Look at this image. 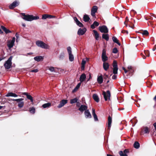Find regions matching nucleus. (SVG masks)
Returning a JSON list of instances; mask_svg holds the SVG:
<instances>
[{
    "mask_svg": "<svg viewBox=\"0 0 156 156\" xmlns=\"http://www.w3.org/2000/svg\"><path fill=\"white\" fill-rule=\"evenodd\" d=\"M22 15L23 16V19L25 20L30 21L34 20H36L39 19V17L38 16H34L32 15H25V13H22Z\"/></svg>",
    "mask_w": 156,
    "mask_h": 156,
    "instance_id": "1",
    "label": "nucleus"
},
{
    "mask_svg": "<svg viewBox=\"0 0 156 156\" xmlns=\"http://www.w3.org/2000/svg\"><path fill=\"white\" fill-rule=\"evenodd\" d=\"M112 66L113 67V73L114 74L112 76V79L113 80L116 79L117 76L115 75L118 73V69L117 63L116 61L114 60L112 63Z\"/></svg>",
    "mask_w": 156,
    "mask_h": 156,
    "instance_id": "2",
    "label": "nucleus"
},
{
    "mask_svg": "<svg viewBox=\"0 0 156 156\" xmlns=\"http://www.w3.org/2000/svg\"><path fill=\"white\" fill-rule=\"evenodd\" d=\"M12 58L13 56H11L4 63V66L6 69H9L12 67Z\"/></svg>",
    "mask_w": 156,
    "mask_h": 156,
    "instance_id": "3",
    "label": "nucleus"
},
{
    "mask_svg": "<svg viewBox=\"0 0 156 156\" xmlns=\"http://www.w3.org/2000/svg\"><path fill=\"white\" fill-rule=\"evenodd\" d=\"M36 44L37 46L43 48L48 49L49 48L48 45L41 41H37L36 42Z\"/></svg>",
    "mask_w": 156,
    "mask_h": 156,
    "instance_id": "4",
    "label": "nucleus"
},
{
    "mask_svg": "<svg viewBox=\"0 0 156 156\" xmlns=\"http://www.w3.org/2000/svg\"><path fill=\"white\" fill-rule=\"evenodd\" d=\"M23 100V98H21L17 99H10L9 100L10 101H17V102L19 103L18 104V107L20 108H22L24 104V102L23 101H22Z\"/></svg>",
    "mask_w": 156,
    "mask_h": 156,
    "instance_id": "5",
    "label": "nucleus"
},
{
    "mask_svg": "<svg viewBox=\"0 0 156 156\" xmlns=\"http://www.w3.org/2000/svg\"><path fill=\"white\" fill-rule=\"evenodd\" d=\"M102 94L103 95L105 101L110 100L111 93L109 90H107L106 92L103 91Z\"/></svg>",
    "mask_w": 156,
    "mask_h": 156,
    "instance_id": "6",
    "label": "nucleus"
},
{
    "mask_svg": "<svg viewBox=\"0 0 156 156\" xmlns=\"http://www.w3.org/2000/svg\"><path fill=\"white\" fill-rule=\"evenodd\" d=\"M99 30L101 33H107L108 32V30L107 27L105 25L99 27Z\"/></svg>",
    "mask_w": 156,
    "mask_h": 156,
    "instance_id": "7",
    "label": "nucleus"
},
{
    "mask_svg": "<svg viewBox=\"0 0 156 156\" xmlns=\"http://www.w3.org/2000/svg\"><path fill=\"white\" fill-rule=\"evenodd\" d=\"M102 61L103 62H106L108 60V57L106 55V51L105 49H103L101 55Z\"/></svg>",
    "mask_w": 156,
    "mask_h": 156,
    "instance_id": "8",
    "label": "nucleus"
},
{
    "mask_svg": "<svg viewBox=\"0 0 156 156\" xmlns=\"http://www.w3.org/2000/svg\"><path fill=\"white\" fill-rule=\"evenodd\" d=\"M149 133V130L148 127H143L141 128V131L140 133L141 135L143 134L144 133Z\"/></svg>",
    "mask_w": 156,
    "mask_h": 156,
    "instance_id": "9",
    "label": "nucleus"
},
{
    "mask_svg": "<svg viewBox=\"0 0 156 156\" xmlns=\"http://www.w3.org/2000/svg\"><path fill=\"white\" fill-rule=\"evenodd\" d=\"M19 4V2L15 1L9 5V8L10 9H13L16 7L18 6Z\"/></svg>",
    "mask_w": 156,
    "mask_h": 156,
    "instance_id": "10",
    "label": "nucleus"
},
{
    "mask_svg": "<svg viewBox=\"0 0 156 156\" xmlns=\"http://www.w3.org/2000/svg\"><path fill=\"white\" fill-rule=\"evenodd\" d=\"M67 100L66 99H63L60 102L59 105L57 106L58 108H60L62 107L67 103Z\"/></svg>",
    "mask_w": 156,
    "mask_h": 156,
    "instance_id": "11",
    "label": "nucleus"
},
{
    "mask_svg": "<svg viewBox=\"0 0 156 156\" xmlns=\"http://www.w3.org/2000/svg\"><path fill=\"white\" fill-rule=\"evenodd\" d=\"M129 152V150L128 149H125L123 151H120L119 153L120 156H128L126 154Z\"/></svg>",
    "mask_w": 156,
    "mask_h": 156,
    "instance_id": "12",
    "label": "nucleus"
},
{
    "mask_svg": "<svg viewBox=\"0 0 156 156\" xmlns=\"http://www.w3.org/2000/svg\"><path fill=\"white\" fill-rule=\"evenodd\" d=\"M86 30V29L85 28L83 29L80 28L78 30L77 34L79 35H82L85 34Z\"/></svg>",
    "mask_w": 156,
    "mask_h": 156,
    "instance_id": "13",
    "label": "nucleus"
},
{
    "mask_svg": "<svg viewBox=\"0 0 156 156\" xmlns=\"http://www.w3.org/2000/svg\"><path fill=\"white\" fill-rule=\"evenodd\" d=\"M73 19L75 21L76 25L80 27H83V24L79 21L78 19L76 17H73Z\"/></svg>",
    "mask_w": 156,
    "mask_h": 156,
    "instance_id": "14",
    "label": "nucleus"
},
{
    "mask_svg": "<svg viewBox=\"0 0 156 156\" xmlns=\"http://www.w3.org/2000/svg\"><path fill=\"white\" fill-rule=\"evenodd\" d=\"M93 31L94 33V37L96 40H98L99 39L101 38V37L100 36L99 34L96 30H93Z\"/></svg>",
    "mask_w": 156,
    "mask_h": 156,
    "instance_id": "15",
    "label": "nucleus"
},
{
    "mask_svg": "<svg viewBox=\"0 0 156 156\" xmlns=\"http://www.w3.org/2000/svg\"><path fill=\"white\" fill-rule=\"evenodd\" d=\"M87 107L84 105H81L80 107L79 108V110L81 112H83L84 111H85L87 110Z\"/></svg>",
    "mask_w": 156,
    "mask_h": 156,
    "instance_id": "16",
    "label": "nucleus"
},
{
    "mask_svg": "<svg viewBox=\"0 0 156 156\" xmlns=\"http://www.w3.org/2000/svg\"><path fill=\"white\" fill-rule=\"evenodd\" d=\"M55 17V16L52 15H51L47 14H45L43 15L42 16V19H45L47 18H54Z\"/></svg>",
    "mask_w": 156,
    "mask_h": 156,
    "instance_id": "17",
    "label": "nucleus"
},
{
    "mask_svg": "<svg viewBox=\"0 0 156 156\" xmlns=\"http://www.w3.org/2000/svg\"><path fill=\"white\" fill-rule=\"evenodd\" d=\"M112 118L109 115L108 117V129H110L111 126V124L112 122Z\"/></svg>",
    "mask_w": 156,
    "mask_h": 156,
    "instance_id": "18",
    "label": "nucleus"
},
{
    "mask_svg": "<svg viewBox=\"0 0 156 156\" xmlns=\"http://www.w3.org/2000/svg\"><path fill=\"white\" fill-rule=\"evenodd\" d=\"M84 113L85 117L86 118L90 119L91 118L92 116L89 110L87 109L86 111H85Z\"/></svg>",
    "mask_w": 156,
    "mask_h": 156,
    "instance_id": "19",
    "label": "nucleus"
},
{
    "mask_svg": "<svg viewBox=\"0 0 156 156\" xmlns=\"http://www.w3.org/2000/svg\"><path fill=\"white\" fill-rule=\"evenodd\" d=\"M103 66L104 69L105 71H107L109 68V65L108 62H103Z\"/></svg>",
    "mask_w": 156,
    "mask_h": 156,
    "instance_id": "20",
    "label": "nucleus"
},
{
    "mask_svg": "<svg viewBox=\"0 0 156 156\" xmlns=\"http://www.w3.org/2000/svg\"><path fill=\"white\" fill-rule=\"evenodd\" d=\"M23 94L24 95H26L27 98L29 100H30L31 102H33V101L34 100L33 97L30 95H29L27 93H23Z\"/></svg>",
    "mask_w": 156,
    "mask_h": 156,
    "instance_id": "21",
    "label": "nucleus"
},
{
    "mask_svg": "<svg viewBox=\"0 0 156 156\" xmlns=\"http://www.w3.org/2000/svg\"><path fill=\"white\" fill-rule=\"evenodd\" d=\"M43 57L41 56H36L34 58L35 60L38 62L43 60Z\"/></svg>",
    "mask_w": 156,
    "mask_h": 156,
    "instance_id": "22",
    "label": "nucleus"
},
{
    "mask_svg": "<svg viewBox=\"0 0 156 156\" xmlns=\"http://www.w3.org/2000/svg\"><path fill=\"white\" fill-rule=\"evenodd\" d=\"M86 75L85 74H82L80 76V80L81 82L84 81L86 78Z\"/></svg>",
    "mask_w": 156,
    "mask_h": 156,
    "instance_id": "23",
    "label": "nucleus"
},
{
    "mask_svg": "<svg viewBox=\"0 0 156 156\" xmlns=\"http://www.w3.org/2000/svg\"><path fill=\"white\" fill-rule=\"evenodd\" d=\"M92 115L94 116L95 121H98V120L97 116L95 112V110L94 108H92Z\"/></svg>",
    "mask_w": 156,
    "mask_h": 156,
    "instance_id": "24",
    "label": "nucleus"
},
{
    "mask_svg": "<svg viewBox=\"0 0 156 156\" xmlns=\"http://www.w3.org/2000/svg\"><path fill=\"white\" fill-rule=\"evenodd\" d=\"M97 81L98 83L101 84L103 83V79L102 75L98 77Z\"/></svg>",
    "mask_w": 156,
    "mask_h": 156,
    "instance_id": "25",
    "label": "nucleus"
},
{
    "mask_svg": "<svg viewBox=\"0 0 156 156\" xmlns=\"http://www.w3.org/2000/svg\"><path fill=\"white\" fill-rule=\"evenodd\" d=\"M93 98L94 100L97 102H98L99 101V99L98 95L96 94H94L93 95Z\"/></svg>",
    "mask_w": 156,
    "mask_h": 156,
    "instance_id": "26",
    "label": "nucleus"
},
{
    "mask_svg": "<svg viewBox=\"0 0 156 156\" xmlns=\"http://www.w3.org/2000/svg\"><path fill=\"white\" fill-rule=\"evenodd\" d=\"M83 20L85 22H88L90 20V19L87 15L85 14L83 16Z\"/></svg>",
    "mask_w": 156,
    "mask_h": 156,
    "instance_id": "27",
    "label": "nucleus"
},
{
    "mask_svg": "<svg viewBox=\"0 0 156 156\" xmlns=\"http://www.w3.org/2000/svg\"><path fill=\"white\" fill-rule=\"evenodd\" d=\"M18 95L16 94L15 93H12V92H9L6 95V97H17L18 96Z\"/></svg>",
    "mask_w": 156,
    "mask_h": 156,
    "instance_id": "28",
    "label": "nucleus"
},
{
    "mask_svg": "<svg viewBox=\"0 0 156 156\" xmlns=\"http://www.w3.org/2000/svg\"><path fill=\"white\" fill-rule=\"evenodd\" d=\"M1 27L2 29V30L6 34L9 33H11L12 32L10 30L6 29V27H4L3 26H1Z\"/></svg>",
    "mask_w": 156,
    "mask_h": 156,
    "instance_id": "29",
    "label": "nucleus"
},
{
    "mask_svg": "<svg viewBox=\"0 0 156 156\" xmlns=\"http://www.w3.org/2000/svg\"><path fill=\"white\" fill-rule=\"evenodd\" d=\"M112 39L114 42L117 43L119 46L121 45V44L119 42V41L116 37H112Z\"/></svg>",
    "mask_w": 156,
    "mask_h": 156,
    "instance_id": "30",
    "label": "nucleus"
},
{
    "mask_svg": "<svg viewBox=\"0 0 156 156\" xmlns=\"http://www.w3.org/2000/svg\"><path fill=\"white\" fill-rule=\"evenodd\" d=\"M102 38L105 40L106 41H108L109 40V35L108 34H103L102 35Z\"/></svg>",
    "mask_w": 156,
    "mask_h": 156,
    "instance_id": "31",
    "label": "nucleus"
},
{
    "mask_svg": "<svg viewBox=\"0 0 156 156\" xmlns=\"http://www.w3.org/2000/svg\"><path fill=\"white\" fill-rule=\"evenodd\" d=\"M133 146L136 149H138L139 148L140 144L138 141H135L134 144Z\"/></svg>",
    "mask_w": 156,
    "mask_h": 156,
    "instance_id": "32",
    "label": "nucleus"
},
{
    "mask_svg": "<svg viewBox=\"0 0 156 156\" xmlns=\"http://www.w3.org/2000/svg\"><path fill=\"white\" fill-rule=\"evenodd\" d=\"M14 45V43L12 42H9L7 44V46L9 48V49H10L12 48Z\"/></svg>",
    "mask_w": 156,
    "mask_h": 156,
    "instance_id": "33",
    "label": "nucleus"
},
{
    "mask_svg": "<svg viewBox=\"0 0 156 156\" xmlns=\"http://www.w3.org/2000/svg\"><path fill=\"white\" fill-rule=\"evenodd\" d=\"M51 103H45V104H43L42 105V107L44 108H49V107H50L51 106Z\"/></svg>",
    "mask_w": 156,
    "mask_h": 156,
    "instance_id": "34",
    "label": "nucleus"
},
{
    "mask_svg": "<svg viewBox=\"0 0 156 156\" xmlns=\"http://www.w3.org/2000/svg\"><path fill=\"white\" fill-rule=\"evenodd\" d=\"M78 99L76 98H75L74 99H71L70 103L71 104L75 103H77L78 104V102H77Z\"/></svg>",
    "mask_w": 156,
    "mask_h": 156,
    "instance_id": "35",
    "label": "nucleus"
},
{
    "mask_svg": "<svg viewBox=\"0 0 156 156\" xmlns=\"http://www.w3.org/2000/svg\"><path fill=\"white\" fill-rule=\"evenodd\" d=\"M69 61L71 62L73 61L74 60V56L72 53L69 54Z\"/></svg>",
    "mask_w": 156,
    "mask_h": 156,
    "instance_id": "36",
    "label": "nucleus"
},
{
    "mask_svg": "<svg viewBox=\"0 0 156 156\" xmlns=\"http://www.w3.org/2000/svg\"><path fill=\"white\" fill-rule=\"evenodd\" d=\"M81 83H80L78 84L76 86V87H75V88L73 90V92H75L79 88V87H80V85H81Z\"/></svg>",
    "mask_w": 156,
    "mask_h": 156,
    "instance_id": "37",
    "label": "nucleus"
},
{
    "mask_svg": "<svg viewBox=\"0 0 156 156\" xmlns=\"http://www.w3.org/2000/svg\"><path fill=\"white\" fill-rule=\"evenodd\" d=\"M29 111L32 114H34L35 112V108L34 107L30 108H29Z\"/></svg>",
    "mask_w": 156,
    "mask_h": 156,
    "instance_id": "38",
    "label": "nucleus"
},
{
    "mask_svg": "<svg viewBox=\"0 0 156 156\" xmlns=\"http://www.w3.org/2000/svg\"><path fill=\"white\" fill-rule=\"evenodd\" d=\"M98 9L97 6L94 5L93 6L91 9V11L92 12H96Z\"/></svg>",
    "mask_w": 156,
    "mask_h": 156,
    "instance_id": "39",
    "label": "nucleus"
},
{
    "mask_svg": "<svg viewBox=\"0 0 156 156\" xmlns=\"http://www.w3.org/2000/svg\"><path fill=\"white\" fill-rule=\"evenodd\" d=\"M64 53L63 52L61 53V54L60 55L59 57V60H63L64 58Z\"/></svg>",
    "mask_w": 156,
    "mask_h": 156,
    "instance_id": "40",
    "label": "nucleus"
},
{
    "mask_svg": "<svg viewBox=\"0 0 156 156\" xmlns=\"http://www.w3.org/2000/svg\"><path fill=\"white\" fill-rule=\"evenodd\" d=\"M141 33L142 35L146 36H148L149 34V32L147 30H144L143 31V32Z\"/></svg>",
    "mask_w": 156,
    "mask_h": 156,
    "instance_id": "41",
    "label": "nucleus"
},
{
    "mask_svg": "<svg viewBox=\"0 0 156 156\" xmlns=\"http://www.w3.org/2000/svg\"><path fill=\"white\" fill-rule=\"evenodd\" d=\"M128 69H129L128 71L130 73H132L133 72L132 69V67L131 66H129L128 67Z\"/></svg>",
    "mask_w": 156,
    "mask_h": 156,
    "instance_id": "42",
    "label": "nucleus"
},
{
    "mask_svg": "<svg viewBox=\"0 0 156 156\" xmlns=\"http://www.w3.org/2000/svg\"><path fill=\"white\" fill-rule=\"evenodd\" d=\"M118 51L116 48H114L112 50V52L114 53H117Z\"/></svg>",
    "mask_w": 156,
    "mask_h": 156,
    "instance_id": "43",
    "label": "nucleus"
},
{
    "mask_svg": "<svg viewBox=\"0 0 156 156\" xmlns=\"http://www.w3.org/2000/svg\"><path fill=\"white\" fill-rule=\"evenodd\" d=\"M71 48L70 47H68L67 48V50L69 53V54L72 53V51L71 50Z\"/></svg>",
    "mask_w": 156,
    "mask_h": 156,
    "instance_id": "44",
    "label": "nucleus"
},
{
    "mask_svg": "<svg viewBox=\"0 0 156 156\" xmlns=\"http://www.w3.org/2000/svg\"><path fill=\"white\" fill-rule=\"evenodd\" d=\"M144 53L147 56L149 57L150 56V53L148 51H144Z\"/></svg>",
    "mask_w": 156,
    "mask_h": 156,
    "instance_id": "45",
    "label": "nucleus"
},
{
    "mask_svg": "<svg viewBox=\"0 0 156 156\" xmlns=\"http://www.w3.org/2000/svg\"><path fill=\"white\" fill-rule=\"evenodd\" d=\"M93 24L95 26L97 27L99 25V23L98 22L95 21L93 23Z\"/></svg>",
    "mask_w": 156,
    "mask_h": 156,
    "instance_id": "46",
    "label": "nucleus"
},
{
    "mask_svg": "<svg viewBox=\"0 0 156 156\" xmlns=\"http://www.w3.org/2000/svg\"><path fill=\"white\" fill-rule=\"evenodd\" d=\"M38 71V70L37 69H36L33 70H32L30 71V72L32 73H37Z\"/></svg>",
    "mask_w": 156,
    "mask_h": 156,
    "instance_id": "47",
    "label": "nucleus"
},
{
    "mask_svg": "<svg viewBox=\"0 0 156 156\" xmlns=\"http://www.w3.org/2000/svg\"><path fill=\"white\" fill-rule=\"evenodd\" d=\"M49 70L51 72H54V68L53 67L51 66L49 68Z\"/></svg>",
    "mask_w": 156,
    "mask_h": 156,
    "instance_id": "48",
    "label": "nucleus"
},
{
    "mask_svg": "<svg viewBox=\"0 0 156 156\" xmlns=\"http://www.w3.org/2000/svg\"><path fill=\"white\" fill-rule=\"evenodd\" d=\"M152 85V84L151 82H148L147 83V86L148 87H150Z\"/></svg>",
    "mask_w": 156,
    "mask_h": 156,
    "instance_id": "49",
    "label": "nucleus"
},
{
    "mask_svg": "<svg viewBox=\"0 0 156 156\" xmlns=\"http://www.w3.org/2000/svg\"><path fill=\"white\" fill-rule=\"evenodd\" d=\"M108 78V76L107 75L105 74L104 76V79H107Z\"/></svg>",
    "mask_w": 156,
    "mask_h": 156,
    "instance_id": "50",
    "label": "nucleus"
},
{
    "mask_svg": "<svg viewBox=\"0 0 156 156\" xmlns=\"http://www.w3.org/2000/svg\"><path fill=\"white\" fill-rule=\"evenodd\" d=\"M122 69L124 70L125 73H127L128 71L124 67H122Z\"/></svg>",
    "mask_w": 156,
    "mask_h": 156,
    "instance_id": "51",
    "label": "nucleus"
},
{
    "mask_svg": "<svg viewBox=\"0 0 156 156\" xmlns=\"http://www.w3.org/2000/svg\"><path fill=\"white\" fill-rule=\"evenodd\" d=\"M95 12H92L91 11V15L93 16H95Z\"/></svg>",
    "mask_w": 156,
    "mask_h": 156,
    "instance_id": "52",
    "label": "nucleus"
},
{
    "mask_svg": "<svg viewBox=\"0 0 156 156\" xmlns=\"http://www.w3.org/2000/svg\"><path fill=\"white\" fill-rule=\"evenodd\" d=\"M86 61L84 60H83L82 62L81 65H85L86 63Z\"/></svg>",
    "mask_w": 156,
    "mask_h": 156,
    "instance_id": "53",
    "label": "nucleus"
},
{
    "mask_svg": "<svg viewBox=\"0 0 156 156\" xmlns=\"http://www.w3.org/2000/svg\"><path fill=\"white\" fill-rule=\"evenodd\" d=\"M90 27L92 29H94L95 28V26L93 23L90 26Z\"/></svg>",
    "mask_w": 156,
    "mask_h": 156,
    "instance_id": "54",
    "label": "nucleus"
},
{
    "mask_svg": "<svg viewBox=\"0 0 156 156\" xmlns=\"http://www.w3.org/2000/svg\"><path fill=\"white\" fill-rule=\"evenodd\" d=\"M122 33H126L127 34H128V31H127V30L126 31V30H122Z\"/></svg>",
    "mask_w": 156,
    "mask_h": 156,
    "instance_id": "55",
    "label": "nucleus"
},
{
    "mask_svg": "<svg viewBox=\"0 0 156 156\" xmlns=\"http://www.w3.org/2000/svg\"><path fill=\"white\" fill-rule=\"evenodd\" d=\"M156 44H155L154 46V47H153V48L152 49V50H153V51H154L156 50Z\"/></svg>",
    "mask_w": 156,
    "mask_h": 156,
    "instance_id": "56",
    "label": "nucleus"
},
{
    "mask_svg": "<svg viewBox=\"0 0 156 156\" xmlns=\"http://www.w3.org/2000/svg\"><path fill=\"white\" fill-rule=\"evenodd\" d=\"M141 55L142 56L143 58L144 59H145L146 58L145 56V55H144L142 53H141Z\"/></svg>",
    "mask_w": 156,
    "mask_h": 156,
    "instance_id": "57",
    "label": "nucleus"
},
{
    "mask_svg": "<svg viewBox=\"0 0 156 156\" xmlns=\"http://www.w3.org/2000/svg\"><path fill=\"white\" fill-rule=\"evenodd\" d=\"M15 38L14 37L12 40L11 41V42H13L14 44V42H15Z\"/></svg>",
    "mask_w": 156,
    "mask_h": 156,
    "instance_id": "58",
    "label": "nucleus"
},
{
    "mask_svg": "<svg viewBox=\"0 0 156 156\" xmlns=\"http://www.w3.org/2000/svg\"><path fill=\"white\" fill-rule=\"evenodd\" d=\"M89 78L87 80V81H88L90 80L91 78V74L90 73L89 74Z\"/></svg>",
    "mask_w": 156,
    "mask_h": 156,
    "instance_id": "59",
    "label": "nucleus"
},
{
    "mask_svg": "<svg viewBox=\"0 0 156 156\" xmlns=\"http://www.w3.org/2000/svg\"><path fill=\"white\" fill-rule=\"evenodd\" d=\"M153 126L154 127L155 129V130H156V122L154 123L153 124Z\"/></svg>",
    "mask_w": 156,
    "mask_h": 156,
    "instance_id": "60",
    "label": "nucleus"
},
{
    "mask_svg": "<svg viewBox=\"0 0 156 156\" xmlns=\"http://www.w3.org/2000/svg\"><path fill=\"white\" fill-rule=\"evenodd\" d=\"M84 66H85V65H82V66H81V69L82 70H84Z\"/></svg>",
    "mask_w": 156,
    "mask_h": 156,
    "instance_id": "61",
    "label": "nucleus"
},
{
    "mask_svg": "<svg viewBox=\"0 0 156 156\" xmlns=\"http://www.w3.org/2000/svg\"><path fill=\"white\" fill-rule=\"evenodd\" d=\"M131 11L132 12H133L134 14L136 13V12L133 10H132Z\"/></svg>",
    "mask_w": 156,
    "mask_h": 156,
    "instance_id": "62",
    "label": "nucleus"
},
{
    "mask_svg": "<svg viewBox=\"0 0 156 156\" xmlns=\"http://www.w3.org/2000/svg\"><path fill=\"white\" fill-rule=\"evenodd\" d=\"M16 37L17 38L19 37V34H17V33H16Z\"/></svg>",
    "mask_w": 156,
    "mask_h": 156,
    "instance_id": "63",
    "label": "nucleus"
},
{
    "mask_svg": "<svg viewBox=\"0 0 156 156\" xmlns=\"http://www.w3.org/2000/svg\"><path fill=\"white\" fill-rule=\"evenodd\" d=\"M125 21H127V22H128L129 21V19H128V17H126Z\"/></svg>",
    "mask_w": 156,
    "mask_h": 156,
    "instance_id": "64",
    "label": "nucleus"
}]
</instances>
